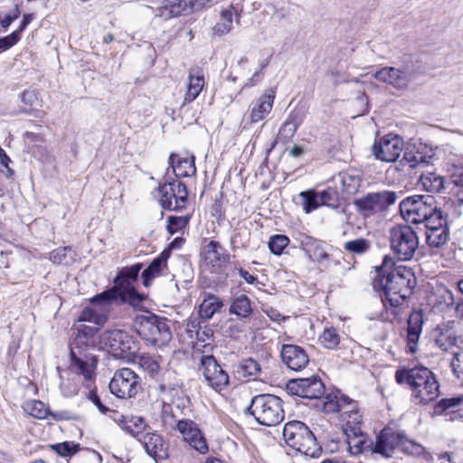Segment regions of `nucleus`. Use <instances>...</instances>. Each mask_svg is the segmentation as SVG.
<instances>
[{"label": "nucleus", "mask_w": 463, "mask_h": 463, "mask_svg": "<svg viewBox=\"0 0 463 463\" xmlns=\"http://www.w3.org/2000/svg\"><path fill=\"white\" fill-rule=\"evenodd\" d=\"M438 298L439 303L442 305V309L453 307L455 305L454 294L448 288L441 290L438 295Z\"/></svg>", "instance_id": "nucleus-56"}, {"label": "nucleus", "mask_w": 463, "mask_h": 463, "mask_svg": "<svg viewBox=\"0 0 463 463\" xmlns=\"http://www.w3.org/2000/svg\"><path fill=\"white\" fill-rule=\"evenodd\" d=\"M239 373L245 376H257L260 373V365L252 358L244 359L239 365Z\"/></svg>", "instance_id": "nucleus-51"}, {"label": "nucleus", "mask_w": 463, "mask_h": 463, "mask_svg": "<svg viewBox=\"0 0 463 463\" xmlns=\"http://www.w3.org/2000/svg\"><path fill=\"white\" fill-rule=\"evenodd\" d=\"M146 429V425L142 418H132L124 425V430L135 437L138 441L140 440V438H142V435H145Z\"/></svg>", "instance_id": "nucleus-44"}, {"label": "nucleus", "mask_w": 463, "mask_h": 463, "mask_svg": "<svg viewBox=\"0 0 463 463\" xmlns=\"http://www.w3.org/2000/svg\"><path fill=\"white\" fill-rule=\"evenodd\" d=\"M230 312L242 318L250 317L252 308L248 297L243 294L235 296L230 307Z\"/></svg>", "instance_id": "nucleus-37"}, {"label": "nucleus", "mask_w": 463, "mask_h": 463, "mask_svg": "<svg viewBox=\"0 0 463 463\" xmlns=\"http://www.w3.org/2000/svg\"><path fill=\"white\" fill-rule=\"evenodd\" d=\"M449 238L448 226L426 232V241L429 246L439 248L444 245Z\"/></svg>", "instance_id": "nucleus-42"}, {"label": "nucleus", "mask_w": 463, "mask_h": 463, "mask_svg": "<svg viewBox=\"0 0 463 463\" xmlns=\"http://www.w3.org/2000/svg\"><path fill=\"white\" fill-rule=\"evenodd\" d=\"M419 184L428 193L439 194L445 189V180L440 175L434 172L421 174Z\"/></svg>", "instance_id": "nucleus-33"}, {"label": "nucleus", "mask_w": 463, "mask_h": 463, "mask_svg": "<svg viewBox=\"0 0 463 463\" xmlns=\"http://www.w3.org/2000/svg\"><path fill=\"white\" fill-rule=\"evenodd\" d=\"M399 195L396 192L383 190L376 193H369L354 201L358 213L364 217H371L386 211L394 204Z\"/></svg>", "instance_id": "nucleus-12"}, {"label": "nucleus", "mask_w": 463, "mask_h": 463, "mask_svg": "<svg viewBox=\"0 0 463 463\" xmlns=\"http://www.w3.org/2000/svg\"><path fill=\"white\" fill-rule=\"evenodd\" d=\"M344 434L347 449L351 455L362 454L373 445V442L368 440L367 435L361 429H347V431L344 432Z\"/></svg>", "instance_id": "nucleus-29"}, {"label": "nucleus", "mask_w": 463, "mask_h": 463, "mask_svg": "<svg viewBox=\"0 0 463 463\" xmlns=\"http://www.w3.org/2000/svg\"><path fill=\"white\" fill-rule=\"evenodd\" d=\"M142 267L143 266L141 263H137L130 267H126L119 271L118 275L135 281L137 279Z\"/></svg>", "instance_id": "nucleus-57"}, {"label": "nucleus", "mask_w": 463, "mask_h": 463, "mask_svg": "<svg viewBox=\"0 0 463 463\" xmlns=\"http://www.w3.org/2000/svg\"><path fill=\"white\" fill-rule=\"evenodd\" d=\"M451 180L455 185L454 194L458 201L463 204V165H456L454 166Z\"/></svg>", "instance_id": "nucleus-46"}, {"label": "nucleus", "mask_w": 463, "mask_h": 463, "mask_svg": "<svg viewBox=\"0 0 463 463\" xmlns=\"http://www.w3.org/2000/svg\"><path fill=\"white\" fill-rule=\"evenodd\" d=\"M390 248L400 261L413 259L419 248V237L408 224L394 225L389 232Z\"/></svg>", "instance_id": "nucleus-10"}, {"label": "nucleus", "mask_w": 463, "mask_h": 463, "mask_svg": "<svg viewBox=\"0 0 463 463\" xmlns=\"http://www.w3.org/2000/svg\"><path fill=\"white\" fill-rule=\"evenodd\" d=\"M97 327L79 325L74 326V338L71 344V364L64 372L66 374H76L79 381L83 378L87 386H90L96 378L98 359L95 354L85 350L88 347L99 349V335Z\"/></svg>", "instance_id": "nucleus-2"}, {"label": "nucleus", "mask_w": 463, "mask_h": 463, "mask_svg": "<svg viewBox=\"0 0 463 463\" xmlns=\"http://www.w3.org/2000/svg\"><path fill=\"white\" fill-rule=\"evenodd\" d=\"M230 254L225 249L215 241H211L204 250V261L213 269L220 268L223 263L228 262Z\"/></svg>", "instance_id": "nucleus-30"}, {"label": "nucleus", "mask_w": 463, "mask_h": 463, "mask_svg": "<svg viewBox=\"0 0 463 463\" xmlns=\"http://www.w3.org/2000/svg\"><path fill=\"white\" fill-rule=\"evenodd\" d=\"M327 194L328 192H323L319 200L317 194L311 191L301 192L299 197L302 199L301 204L305 213H310L317 209L320 205V201L325 203Z\"/></svg>", "instance_id": "nucleus-40"}, {"label": "nucleus", "mask_w": 463, "mask_h": 463, "mask_svg": "<svg viewBox=\"0 0 463 463\" xmlns=\"http://www.w3.org/2000/svg\"><path fill=\"white\" fill-rule=\"evenodd\" d=\"M371 242L364 238L348 241L344 244L345 250L354 254H363L369 250Z\"/></svg>", "instance_id": "nucleus-48"}, {"label": "nucleus", "mask_w": 463, "mask_h": 463, "mask_svg": "<svg viewBox=\"0 0 463 463\" xmlns=\"http://www.w3.org/2000/svg\"><path fill=\"white\" fill-rule=\"evenodd\" d=\"M238 272L240 276L248 283L254 285L258 282V278L250 273H249L247 270L240 268L238 269Z\"/></svg>", "instance_id": "nucleus-61"}, {"label": "nucleus", "mask_w": 463, "mask_h": 463, "mask_svg": "<svg viewBox=\"0 0 463 463\" xmlns=\"http://www.w3.org/2000/svg\"><path fill=\"white\" fill-rule=\"evenodd\" d=\"M200 371L204 383L216 392L222 391L229 384V375L213 355H203Z\"/></svg>", "instance_id": "nucleus-17"}, {"label": "nucleus", "mask_w": 463, "mask_h": 463, "mask_svg": "<svg viewBox=\"0 0 463 463\" xmlns=\"http://www.w3.org/2000/svg\"><path fill=\"white\" fill-rule=\"evenodd\" d=\"M109 388L110 392L119 399L135 397L141 388V378L132 369H118L111 378Z\"/></svg>", "instance_id": "nucleus-14"}, {"label": "nucleus", "mask_w": 463, "mask_h": 463, "mask_svg": "<svg viewBox=\"0 0 463 463\" xmlns=\"http://www.w3.org/2000/svg\"><path fill=\"white\" fill-rule=\"evenodd\" d=\"M404 150L403 138L396 134H387L376 138L372 147L373 155L377 160L395 162Z\"/></svg>", "instance_id": "nucleus-16"}, {"label": "nucleus", "mask_w": 463, "mask_h": 463, "mask_svg": "<svg viewBox=\"0 0 463 463\" xmlns=\"http://www.w3.org/2000/svg\"><path fill=\"white\" fill-rule=\"evenodd\" d=\"M191 216L189 214L183 216H169L167 218L166 230L173 235L182 232L189 223Z\"/></svg>", "instance_id": "nucleus-47"}, {"label": "nucleus", "mask_w": 463, "mask_h": 463, "mask_svg": "<svg viewBox=\"0 0 463 463\" xmlns=\"http://www.w3.org/2000/svg\"><path fill=\"white\" fill-rule=\"evenodd\" d=\"M99 349L107 350L118 359L130 362L137 357L139 342L127 331L108 330L99 335Z\"/></svg>", "instance_id": "nucleus-8"}, {"label": "nucleus", "mask_w": 463, "mask_h": 463, "mask_svg": "<svg viewBox=\"0 0 463 463\" xmlns=\"http://www.w3.org/2000/svg\"><path fill=\"white\" fill-rule=\"evenodd\" d=\"M241 10L233 5L222 7L216 23L211 28L213 37H222L233 30V24H240Z\"/></svg>", "instance_id": "nucleus-21"}, {"label": "nucleus", "mask_w": 463, "mask_h": 463, "mask_svg": "<svg viewBox=\"0 0 463 463\" xmlns=\"http://www.w3.org/2000/svg\"><path fill=\"white\" fill-rule=\"evenodd\" d=\"M283 363L293 371L304 369L309 363L306 350L296 345H283L280 352Z\"/></svg>", "instance_id": "nucleus-24"}, {"label": "nucleus", "mask_w": 463, "mask_h": 463, "mask_svg": "<svg viewBox=\"0 0 463 463\" xmlns=\"http://www.w3.org/2000/svg\"><path fill=\"white\" fill-rule=\"evenodd\" d=\"M249 410L255 420L264 426H276L285 417L282 400L271 394L253 397Z\"/></svg>", "instance_id": "nucleus-9"}, {"label": "nucleus", "mask_w": 463, "mask_h": 463, "mask_svg": "<svg viewBox=\"0 0 463 463\" xmlns=\"http://www.w3.org/2000/svg\"><path fill=\"white\" fill-rule=\"evenodd\" d=\"M420 335V332H407V345L411 354H415L418 351Z\"/></svg>", "instance_id": "nucleus-60"}, {"label": "nucleus", "mask_w": 463, "mask_h": 463, "mask_svg": "<svg viewBox=\"0 0 463 463\" xmlns=\"http://www.w3.org/2000/svg\"><path fill=\"white\" fill-rule=\"evenodd\" d=\"M373 452L384 458H391L397 452L420 456L424 452V448L409 439L402 430L388 426L376 437Z\"/></svg>", "instance_id": "nucleus-4"}, {"label": "nucleus", "mask_w": 463, "mask_h": 463, "mask_svg": "<svg viewBox=\"0 0 463 463\" xmlns=\"http://www.w3.org/2000/svg\"><path fill=\"white\" fill-rule=\"evenodd\" d=\"M67 376L68 377L66 379H64V375L61 373H60V379H61L60 386H61V389L62 392L64 393V395L72 396V395L77 394L80 385L82 384L87 389H89V392L87 394L88 399L99 409V411L103 414H105V413H107V411H109V408H107L101 402L100 398L97 394L96 391L91 389L94 384L95 378L92 380V383H91L90 386L89 387V386H87V383L83 378H81L79 381L76 374H67Z\"/></svg>", "instance_id": "nucleus-19"}, {"label": "nucleus", "mask_w": 463, "mask_h": 463, "mask_svg": "<svg viewBox=\"0 0 463 463\" xmlns=\"http://www.w3.org/2000/svg\"><path fill=\"white\" fill-rule=\"evenodd\" d=\"M169 165L176 177H188L194 175L196 168L194 156L181 157L178 155L171 154Z\"/></svg>", "instance_id": "nucleus-31"}, {"label": "nucleus", "mask_w": 463, "mask_h": 463, "mask_svg": "<svg viewBox=\"0 0 463 463\" xmlns=\"http://www.w3.org/2000/svg\"><path fill=\"white\" fill-rule=\"evenodd\" d=\"M21 101L24 105L34 106L39 101V95L35 90H27L21 93Z\"/></svg>", "instance_id": "nucleus-59"}, {"label": "nucleus", "mask_w": 463, "mask_h": 463, "mask_svg": "<svg viewBox=\"0 0 463 463\" xmlns=\"http://www.w3.org/2000/svg\"><path fill=\"white\" fill-rule=\"evenodd\" d=\"M131 279H126L123 276L118 275L115 279V286L107 291L115 290V298L113 303L120 300L121 302H128L131 305H135L143 299L142 296L139 295L133 285Z\"/></svg>", "instance_id": "nucleus-26"}, {"label": "nucleus", "mask_w": 463, "mask_h": 463, "mask_svg": "<svg viewBox=\"0 0 463 463\" xmlns=\"http://www.w3.org/2000/svg\"><path fill=\"white\" fill-rule=\"evenodd\" d=\"M71 251V247H60L53 250L49 254V260L53 264H63L67 263L68 253Z\"/></svg>", "instance_id": "nucleus-54"}, {"label": "nucleus", "mask_w": 463, "mask_h": 463, "mask_svg": "<svg viewBox=\"0 0 463 463\" xmlns=\"http://www.w3.org/2000/svg\"><path fill=\"white\" fill-rule=\"evenodd\" d=\"M176 430L182 435L183 439L194 450L201 454L208 452L209 447L206 439L196 422L189 419L179 420L176 423Z\"/></svg>", "instance_id": "nucleus-18"}, {"label": "nucleus", "mask_w": 463, "mask_h": 463, "mask_svg": "<svg viewBox=\"0 0 463 463\" xmlns=\"http://www.w3.org/2000/svg\"><path fill=\"white\" fill-rule=\"evenodd\" d=\"M395 381L409 386L417 404H427L439 396V384L434 373L425 366L400 368L395 372Z\"/></svg>", "instance_id": "nucleus-3"}, {"label": "nucleus", "mask_w": 463, "mask_h": 463, "mask_svg": "<svg viewBox=\"0 0 463 463\" xmlns=\"http://www.w3.org/2000/svg\"><path fill=\"white\" fill-rule=\"evenodd\" d=\"M374 78L398 90L405 89L411 80V76L409 71L396 69L394 67H384L381 69L375 72Z\"/></svg>", "instance_id": "nucleus-27"}, {"label": "nucleus", "mask_w": 463, "mask_h": 463, "mask_svg": "<svg viewBox=\"0 0 463 463\" xmlns=\"http://www.w3.org/2000/svg\"><path fill=\"white\" fill-rule=\"evenodd\" d=\"M139 367L149 374L152 378H157L160 373V364L158 361L149 354H140L136 357Z\"/></svg>", "instance_id": "nucleus-41"}, {"label": "nucleus", "mask_w": 463, "mask_h": 463, "mask_svg": "<svg viewBox=\"0 0 463 463\" xmlns=\"http://www.w3.org/2000/svg\"><path fill=\"white\" fill-rule=\"evenodd\" d=\"M373 288L382 289L384 306L397 307L405 302L416 286V277L411 268L396 264L393 257L385 255L375 269Z\"/></svg>", "instance_id": "nucleus-1"}, {"label": "nucleus", "mask_w": 463, "mask_h": 463, "mask_svg": "<svg viewBox=\"0 0 463 463\" xmlns=\"http://www.w3.org/2000/svg\"><path fill=\"white\" fill-rule=\"evenodd\" d=\"M451 367L456 377L463 383V350L454 354Z\"/></svg>", "instance_id": "nucleus-55"}, {"label": "nucleus", "mask_w": 463, "mask_h": 463, "mask_svg": "<svg viewBox=\"0 0 463 463\" xmlns=\"http://www.w3.org/2000/svg\"><path fill=\"white\" fill-rule=\"evenodd\" d=\"M322 410L325 413H340V421L343 431L347 429H361L362 414L358 409L357 402L339 391L326 394L320 401Z\"/></svg>", "instance_id": "nucleus-5"}, {"label": "nucleus", "mask_w": 463, "mask_h": 463, "mask_svg": "<svg viewBox=\"0 0 463 463\" xmlns=\"http://www.w3.org/2000/svg\"><path fill=\"white\" fill-rule=\"evenodd\" d=\"M52 450L61 457L67 458L75 455L80 449V445L72 441H64L52 445Z\"/></svg>", "instance_id": "nucleus-49"}, {"label": "nucleus", "mask_w": 463, "mask_h": 463, "mask_svg": "<svg viewBox=\"0 0 463 463\" xmlns=\"http://www.w3.org/2000/svg\"><path fill=\"white\" fill-rule=\"evenodd\" d=\"M289 243V239L286 235L276 234L270 237L269 241V248L275 255L282 254L283 250Z\"/></svg>", "instance_id": "nucleus-50"}, {"label": "nucleus", "mask_w": 463, "mask_h": 463, "mask_svg": "<svg viewBox=\"0 0 463 463\" xmlns=\"http://www.w3.org/2000/svg\"><path fill=\"white\" fill-rule=\"evenodd\" d=\"M222 303L213 295H208L199 307V315L208 320L222 307Z\"/></svg>", "instance_id": "nucleus-39"}, {"label": "nucleus", "mask_w": 463, "mask_h": 463, "mask_svg": "<svg viewBox=\"0 0 463 463\" xmlns=\"http://www.w3.org/2000/svg\"><path fill=\"white\" fill-rule=\"evenodd\" d=\"M20 40L19 32H13L11 34L0 38V52L5 51L14 46Z\"/></svg>", "instance_id": "nucleus-58"}, {"label": "nucleus", "mask_w": 463, "mask_h": 463, "mask_svg": "<svg viewBox=\"0 0 463 463\" xmlns=\"http://www.w3.org/2000/svg\"><path fill=\"white\" fill-rule=\"evenodd\" d=\"M168 253L163 251L157 258H156L149 266L142 272L143 284L148 287L151 281L161 275L163 268L166 266Z\"/></svg>", "instance_id": "nucleus-34"}, {"label": "nucleus", "mask_w": 463, "mask_h": 463, "mask_svg": "<svg viewBox=\"0 0 463 463\" xmlns=\"http://www.w3.org/2000/svg\"><path fill=\"white\" fill-rule=\"evenodd\" d=\"M156 197L162 208L168 211H182L188 203V192L179 180L165 182L159 185Z\"/></svg>", "instance_id": "nucleus-13"}, {"label": "nucleus", "mask_w": 463, "mask_h": 463, "mask_svg": "<svg viewBox=\"0 0 463 463\" xmlns=\"http://www.w3.org/2000/svg\"><path fill=\"white\" fill-rule=\"evenodd\" d=\"M336 184L340 185V189L346 194H354L360 186V178L358 175L347 172L339 173L335 177Z\"/></svg>", "instance_id": "nucleus-35"}, {"label": "nucleus", "mask_w": 463, "mask_h": 463, "mask_svg": "<svg viewBox=\"0 0 463 463\" xmlns=\"http://www.w3.org/2000/svg\"><path fill=\"white\" fill-rule=\"evenodd\" d=\"M437 205L431 195L414 194L404 198L400 203L399 209L407 222L420 224L434 212Z\"/></svg>", "instance_id": "nucleus-11"}, {"label": "nucleus", "mask_w": 463, "mask_h": 463, "mask_svg": "<svg viewBox=\"0 0 463 463\" xmlns=\"http://www.w3.org/2000/svg\"><path fill=\"white\" fill-rule=\"evenodd\" d=\"M18 10H15L14 14H6L1 21V24L4 28H7L10 24L18 17Z\"/></svg>", "instance_id": "nucleus-64"}, {"label": "nucleus", "mask_w": 463, "mask_h": 463, "mask_svg": "<svg viewBox=\"0 0 463 463\" xmlns=\"http://www.w3.org/2000/svg\"><path fill=\"white\" fill-rule=\"evenodd\" d=\"M146 452L156 461L168 458V445L163 437L156 432H146L139 440Z\"/></svg>", "instance_id": "nucleus-25"}, {"label": "nucleus", "mask_w": 463, "mask_h": 463, "mask_svg": "<svg viewBox=\"0 0 463 463\" xmlns=\"http://www.w3.org/2000/svg\"><path fill=\"white\" fill-rule=\"evenodd\" d=\"M401 162L403 166L408 165L410 168L425 165L429 163L427 157L421 152L411 150H405Z\"/></svg>", "instance_id": "nucleus-43"}, {"label": "nucleus", "mask_w": 463, "mask_h": 463, "mask_svg": "<svg viewBox=\"0 0 463 463\" xmlns=\"http://www.w3.org/2000/svg\"><path fill=\"white\" fill-rule=\"evenodd\" d=\"M300 247L308 256V259L327 269L330 265V255L325 250L321 241L308 235H300L298 238Z\"/></svg>", "instance_id": "nucleus-23"}, {"label": "nucleus", "mask_w": 463, "mask_h": 463, "mask_svg": "<svg viewBox=\"0 0 463 463\" xmlns=\"http://www.w3.org/2000/svg\"><path fill=\"white\" fill-rule=\"evenodd\" d=\"M134 327L144 340L156 347L165 345L172 338L167 319L153 313L137 315Z\"/></svg>", "instance_id": "nucleus-7"}, {"label": "nucleus", "mask_w": 463, "mask_h": 463, "mask_svg": "<svg viewBox=\"0 0 463 463\" xmlns=\"http://www.w3.org/2000/svg\"><path fill=\"white\" fill-rule=\"evenodd\" d=\"M33 14H26L24 15L23 20L19 25V28L15 32H19V35L21 36V33L26 28V26L33 21Z\"/></svg>", "instance_id": "nucleus-63"}, {"label": "nucleus", "mask_w": 463, "mask_h": 463, "mask_svg": "<svg viewBox=\"0 0 463 463\" xmlns=\"http://www.w3.org/2000/svg\"><path fill=\"white\" fill-rule=\"evenodd\" d=\"M319 344L326 349L334 350L341 342L338 330L333 326L325 327L318 337Z\"/></svg>", "instance_id": "nucleus-38"}, {"label": "nucleus", "mask_w": 463, "mask_h": 463, "mask_svg": "<svg viewBox=\"0 0 463 463\" xmlns=\"http://www.w3.org/2000/svg\"><path fill=\"white\" fill-rule=\"evenodd\" d=\"M24 411L32 417L43 420L52 416V419L58 420V417L52 414L49 408L39 400H31L26 402L23 406Z\"/></svg>", "instance_id": "nucleus-36"}, {"label": "nucleus", "mask_w": 463, "mask_h": 463, "mask_svg": "<svg viewBox=\"0 0 463 463\" xmlns=\"http://www.w3.org/2000/svg\"><path fill=\"white\" fill-rule=\"evenodd\" d=\"M407 332L422 333L423 314L421 311H413L411 313L407 321Z\"/></svg>", "instance_id": "nucleus-52"}, {"label": "nucleus", "mask_w": 463, "mask_h": 463, "mask_svg": "<svg viewBox=\"0 0 463 463\" xmlns=\"http://www.w3.org/2000/svg\"><path fill=\"white\" fill-rule=\"evenodd\" d=\"M426 228V232L432 231L434 229L447 226L446 220L443 218L442 212L438 205L430 215H429L423 222Z\"/></svg>", "instance_id": "nucleus-45"}, {"label": "nucleus", "mask_w": 463, "mask_h": 463, "mask_svg": "<svg viewBox=\"0 0 463 463\" xmlns=\"http://www.w3.org/2000/svg\"><path fill=\"white\" fill-rule=\"evenodd\" d=\"M462 403L463 394L457 397L441 399L435 406V411L438 413H441L447 409L456 407Z\"/></svg>", "instance_id": "nucleus-53"}, {"label": "nucleus", "mask_w": 463, "mask_h": 463, "mask_svg": "<svg viewBox=\"0 0 463 463\" xmlns=\"http://www.w3.org/2000/svg\"><path fill=\"white\" fill-rule=\"evenodd\" d=\"M276 91L273 88L268 89L259 98L251 101L249 106L248 117L251 124L263 120L272 110Z\"/></svg>", "instance_id": "nucleus-22"}, {"label": "nucleus", "mask_w": 463, "mask_h": 463, "mask_svg": "<svg viewBox=\"0 0 463 463\" xmlns=\"http://www.w3.org/2000/svg\"><path fill=\"white\" fill-rule=\"evenodd\" d=\"M287 389L294 395L307 399H320L325 392V385L317 376L291 380Z\"/></svg>", "instance_id": "nucleus-20"}, {"label": "nucleus", "mask_w": 463, "mask_h": 463, "mask_svg": "<svg viewBox=\"0 0 463 463\" xmlns=\"http://www.w3.org/2000/svg\"><path fill=\"white\" fill-rule=\"evenodd\" d=\"M283 439L286 444L306 457L317 458L321 447L309 428L302 421L291 420L283 428Z\"/></svg>", "instance_id": "nucleus-6"}, {"label": "nucleus", "mask_w": 463, "mask_h": 463, "mask_svg": "<svg viewBox=\"0 0 463 463\" xmlns=\"http://www.w3.org/2000/svg\"><path fill=\"white\" fill-rule=\"evenodd\" d=\"M263 72L261 70L256 71L251 78L245 82L244 87H252L261 80Z\"/></svg>", "instance_id": "nucleus-62"}, {"label": "nucleus", "mask_w": 463, "mask_h": 463, "mask_svg": "<svg viewBox=\"0 0 463 463\" xmlns=\"http://www.w3.org/2000/svg\"><path fill=\"white\" fill-rule=\"evenodd\" d=\"M115 292V290L103 291L91 298L90 305L83 308L78 321L103 326L107 321L110 306L113 304Z\"/></svg>", "instance_id": "nucleus-15"}, {"label": "nucleus", "mask_w": 463, "mask_h": 463, "mask_svg": "<svg viewBox=\"0 0 463 463\" xmlns=\"http://www.w3.org/2000/svg\"><path fill=\"white\" fill-rule=\"evenodd\" d=\"M204 83L205 80L203 70L200 68L191 69L188 72V85L184 101H194L203 90Z\"/></svg>", "instance_id": "nucleus-32"}, {"label": "nucleus", "mask_w": 463, "mask_h": 463, "mask_svg": "<svg viewBox=\"0 0 463 463\" xmlns=\"http://www.w3.org/2000/svg\"><path fill=\"white\" fill-rule=\"evenodd\" d=\"M304 118L305 111L302 109H293L280 127L277 135V141L286 143L290 140L298 128L302 124Z\"/></svg>", "instance_id": "nucleus-28"}]
</instances>
